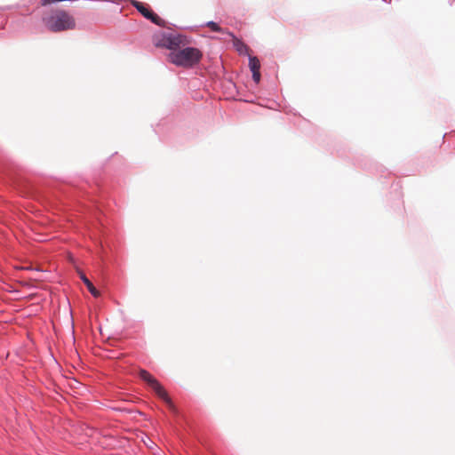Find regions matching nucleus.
I'll use <instances>...</instances> for the list:
<instances>
[{"label": "nucleus", "instance_id": "f257e3e1", "mask_svg": "<svg viewBox=\"0 0 455 455\" xmlns=\"http://www.w3.org/2000/svg\"><path fill=\"white\" fill-rule=\"evenodd\" d=\"M44 26L52 32H62L76 28L75 18L63 9H53L43 16Z\"/></svg>", "mask_w": 455, "mask_h": 455}, {"label": "nucleus", "instance_id": "f03ea898", "mask_svg": "<svg viewBox=\"0 0 455 455\" xmlns=\"http://www.w3.org/2000/svg\"><path fill=\"white\" fill-rule=\"evenodd\" d=\"M203 57L202 52L195 47L177 49L168 54V60L182 68H191L200 62Z\"/></svg>", "mask_w": 455, "mask_h": 455}, {"label": "nucleus", "instance_id": "7ed1b4c3", "mask_svg": "<svg viewBox=\"0 0 455 455\" xmlns=\"http://www.w3.org/2000/svg\"><path fill=\"white\" fill-rule=\"evenodd\" d=\"M152 41L156 47L165 48L172 52L189 44L186 36L178 33H156L153 36Z\"/></svg>", "mask_w": 455, "mask_h": 455}, {"label": "nucleus", "instance_id": "20e7f679", "mask_svg": "<svg viewBox=\"0 0 455 455\" xmlns=\"http://www.w3.org/2000/svg\"><path fill=\"white\" fill-rule=\"evenodd\" d=\"M139 375L144 381L148 383V385L156 392V394L165 402V403L172 411H176V407L169 397L167 392L156 378H154L146 370H140Z\"/></svg>", "mask_w": 455, "mask_h": 455}, {"label": "nucleus", "instance_id": "39448f33", "mask_svg": "<svg viewBox=\"0 0 455 455\" xmlns=\"http://www.w3.org/2000/svg\"><path fill=\"white\" fill-rule=\"evenodd\" d=\"M131 4L143 17L149 20L154 24L162 28L166 27V21L154 12L148 5L137 0H131Z\"/></svg>", "mask_w": 455, "mask_h": 455}, {"label": "nucleus", "instance_id": "423d86ee", "mask_svg": "<svg viewBox=\"0 0 455 455\" xmlns=\"http://www.w3.org/2000/svg\"><path fill=\"white\" fill-rule=\"evenodd\" d=\"M227 34L232 37L234 47L240 54L249 55L250 49L244 43L235 37L233 33L227 32Z\"/></svg>", "mask_w": 455, "mask_h": 455}, {"label": "nucleus", "instance_id": "0eeeda50", "mask_svg": "<svg viewBox=\"0 0 455 455\" xmlns=\"http://www.w3.org/2000/svg\"><path fill=\"white\" fill-rule=\"evenodd\" d=\"M80 278L83 280L86 287L92 295L95 298L100 296V291L93 286L92 283L85 276V275L82 272H79Z\"/></svg>", "mask_w": 455, "mask_h": 455}, {"label": "nucleus", "instance_id": "6e6552de", "mask_svg": "<svg viewBox=\"0 0 455 455\" xmlns=\"http://www.w3.org/2000/svg\"><path fill=\"white\" fill-rule=\"evenodd\" d=\"M249 66L251 68V71H259L260 68V63L257 57H251L250 56L249 60Z\"/></svg>", "mask_w": 455, "mask_h": 455}, {"label": "nucleus", "instance_id": "1a4fd4ad", "mask_svg": "<svg viewBox=\"0 0 455 455\" xmlns=\"http://www.w3.org/2000/svg\"><path fill=\"white\" fill-rule=\"evenodd\" d=\"M206 26L211 28L214 32H221V33H227L228 31H225L222 28H220L216 22L214 21H209L206 23Z\"/></svg>", "mask_w": 455, "mask_h": 455}, {"label": "nucleus", "instance_id": "9d476101", "mask_svg": "<svg viewBox=\"0 0 455 455\" xmlns=\"http://www.w3.org/2000/svg\"><path fill=\"white\" fill-rule=\"evenodd\" d=\"M252 79L257 84L260 81L259 70V71H252Z\"/></svg>", "mask_w": 455, "mask_h": 455}, {"label": "nucleus", "instance_id": "9b49d317", "mask_svg": "<svg viewBox=\"0 0 455 455\" xmlns=\"http://www.w3.org/2000/svg\"><path fill=\"white\" fill-rule=\"evenodd\" d=\"M92 432H93V430H92V428L86 427V428L84 429V434H85L86 435H90V436H91V435H92Z\"/></svg>", "mask_w": 455, "mask_h": 455}, {"label": "nucleus", "instance_id": "f8f14e48", "mask_svg": "<svg viewBox=\"0 0 455 455\" xmlns=\"http://www.w3.org/2000/svg\"><path fill=\"white\" fill-rule=\"evenodd\" d=\"M151 444H152V445H155V443H154V442H151V443H148L149 449H152Z\"/></svg>", "mask_w": 455, "mask_h": 455}, {"label": "nucleus", "instance_id": "ddd939ff", "mask_svg": "<svg viewBox=\"0 0 455 455\" xmlns=\"http://www.w3.org/2000/svg\"><path fill=\"white\" fill-rule=\"evenodd\" d=\"M151 444H152V445H155V443H154V442H151V443H148L149 449H152Z\"/></svg>", "mask_w": 455, "mask_h": 455}, {"label": "nucleus", "instance_id": "4468645a", "mask_svg": "<svg viewBox=\"0 0 455 455\" xmlns=\"http://www.w3.org/2000/svg\"><path fill=\"white\" fill-rule=\"evenodd\" d=\"M151 444H152V445H155V443H154V442H151V443H148L149 449H152Z\"/></svg>", "mask_w": 455, "mask_h": 455}, {"label": "nucleus", "instance_id": "2eb2a0df", "mask_svg": "<svg viewBox=\"0 0 455 455\" xmlns=\"http://www.w3.org/2000/svg\"><path fill=\"white\" fill-rule=\"evenodd\" d=\"M151 444H152V445H155V443H154V442H151V443H148L149 449H152Z\"/></svg>", "mask_w": 455, "mask_h": 455}]
</instances>
